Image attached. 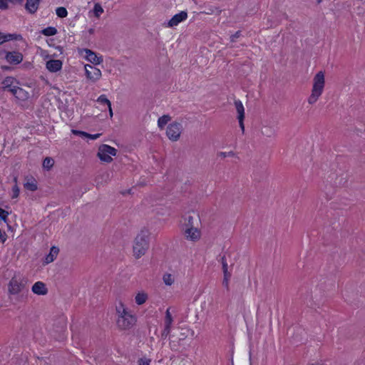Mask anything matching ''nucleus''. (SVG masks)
<instances>
[{
	"mask_svg": "<svg viewBox=\"0 0 365 365\" xmlns=\"http://www.w3.org/2000/svg\"><path fill=\"white\" fill-rule=\"evenodd\" d=\"M27 279L20 273L14 274L8 284L9 295L21 294L24 296L27 290Z\"/></svg>",
	"mask_w": 365,
	"mask_h": 365,
	"instance_id": "nucleus-1",
	"label": "nucleus"
},
{
	"mask_svg": "<svg viewBox=\"0 0 365 365\" xmlns=\"http://www.w3.org/2000/svg\"><path fill=\"white\" fill-rule=\"evenodd\" d=\"M118 313L117 326L120 329H129L135 323L136 318L128 312L121 304L119 307H116Z\"/></svg>",
	"mask_w": 365,
	"mask_h": 365,
	"instance_id": "nucleus-2",
	"label": "nucleus"
},
{
	"mask_svg": "<svg viewBox=\"0 0 365 365\" xmlns=\"http://www.w3.org/2000/svg\"><path fill=\"white\" fill-rule=\"evenodd\" d=\"M325 86L324 73L319 71L313 78L312 93L308 98V103L311 105L315 103L323 93Z\"/></svg>",
	"mask_w": 365,
	"mask_h": 365,
	"instance_id": "nucleus-3",
	"label": "nucleus"
},
{
	"mask_svg": "<svg viewBox=\"0 0 365 365\" xmlns=\"http://www.w3.org/2000/svg\"><path fill=\"white\" fill-rule=\"evenodd\" d=\"M149 247V232L141 230L136 236L133 245V253L135 258L143 256Z\"/></svg>",
	"mask_w": 365,
	"mask_h": 365,
	"instance_id": "nucleus-4",
	"label": "nucleus"
},
{
	"mask_svg": "<svg viewBox=\"0 0 365 365\" xmlns=\"http://www.w3.org/2000/svg\"><path fill=\"white\" fill-rule=\"evenodd\" d=\"M117 150L108 145L103 144L98 148V157L101 160L106 163H110L113 160L111 156H115Z\"/></svg>",
	"mask_w": 365,
	"mask_h": 365,
	"instance_id": "nucleus-5",
	"label": "nucleus"
},
{
	"mask_svg": "<svg viewBox=\"0 0 365 365\" xmlns=\"http://www.w3.org/2000/svg\"><path fill=\"white\" fill-rule=\"evenodd\" d=\"M182 131V125L180 123L173 122L168 125L166 129V135L172 141H177Z\"/></svg>",
	"mask_w": 365,
	"mask_h": 365,
	"instance_id": "nucleus-6",
	"label": "nucleus"
},
{
	"mask_svg": "<svg viewBox=\"0 0 365 365\" xmlns=\"http://www.w3.org/2000/svg\"><path fill=\"white\" fill-rule=\"evenodd\" d=\"M3 57L11 65H18L24 59L23 54L19 51H1L0 58Z\"/></svg>",
	"mask_w": 365,
	"mask_h": 365,
	"instance_id": "nucleus-7",
	"label": "nucleus"
},
{
	"mask_svg": "<svg viewBox=\"0 0 365 365\" xmlns=\"http://www.w3.org/2000/svg\"><path fill=\"white\" fill-rule=\"evenodd\" d=\"M84 68L86 77L93 82H96L101 78V71L99 68L89 64L85 65Z\"/></svg>",
	"mask_w": 365,
	"mask_h": 365,
	"instance_id": "nucleus-8",
	"label": "nucleus"
},
{
	"mask_svg": "<svg viewBox=\"0 0 365 365\" xmlns=\"http://www.w3.org/2000/svg\"><path fill=\"white\" fill-rule=\"evenodd\" d=\"M1 89L4 91H9L12 94L13 89H16L19 81L14 77L7 76L1 83Z\"/></svg>",
	"mask_w": 365,
	"mask_h": 365,
	"instance_id": "nucleus-9",
	"label": "nucleus"
},
{
	"mask_svg": "<svg viewBox=\"0 0 365 365\" xmlns=\"http://www.w3.org/2000/svg\"><path fill=\"white\" fill-rule=\"evenodd\" d=\"M187 18V13L182 11L180 13L174 15L170 21L166 24L167 27H174L178 25L180 22L186 20Z\"/></svg>",
	"mask_w": 365,
	"mask_h": 365,
	"instance_id": "nucleus-10",
	"label": "nucleus"
},
{
	"mask_svg": "<svg viewBox=\"0 0 365 365\" xmlns=\"http://www.w3.org/2000/svg\"><path fill=\"white\" fill-rule=\"evenodd\" d=\"M184 235L188 240L197 241L200 237V232L195 227H185L184 230Z\"/></svg>",
	"mask_w": 365,
	"mask_h": 365,
	"instance_id": "nucleus-11",
	"label": "nucleus"
},
{
	"mask_svg": "<svg viewBox=\"0 0 365 365\" xmlns=\"http://www.w3.org/2000/svg\"><path fill=\"white\" fill-rule=\"evenodd\" d=\"M86 59L95 65H98L103 62L102 57H98L93 51L86 48L84 49Z\"/></svg>",
	"mask_w": 365,
	"mask_h": 365,
	"instance_id": "nucleus-12",
	"label": "nucleus"
},
{
	"mask_svg": "<svg viewBox=\"0 0 365 365\" xmlns=\"http://www.w3.org/2000/svg\"><path fill=\"white\" fill-rule=\"evenodd\" d=\"M12 95L19 101H25L29 99V93L22 88L17 86L16 89H13Z\"/></svg>",
	"mask_w": 365,
	"mask_h": 365,
	"instance_id": "nucleus-13",
	"label": "nucleus"
},
{
	"mask_svg": "<svg viewBox=\"0 0 365 365\" xmlns=\"http://www.w3.org/2000/svg\"><path fill=\"white\" fill-rule=\"evenodd\" d=\"M41 0H26V4H25V9L29 13V14H35L39 6Z\"/></svg>",
	"mask_w": 365,
	"mask_h": 365,
	"instance_id": "nucleus-14",
	"label": "nucleus"
},
{
	"mask_svg": "<svg viewBox=\"0 0 365 365\" xmlns=\"http://www.w3.org/2000/svg\"><path fill=\"white\" fill-rule=\"evenodd\" d=\"M62 68V62L60 60H49L46 62V68L51 72H57Z\"/></svg>",
	"mask_w": 365,
	"mask_h": 365,
	"instance_id": "nucleus-15",
	"label": "nucleus"
},
{
	"mask_svg": "<svg viewBox=\"0 0 365 365\" xmlns=\"http://www.w3.org/2000/svg\"><path fill=\"white\" fill-rule=\"evenodd\" d=\"M32 292L38 295H45L48 292V289L46 287V285L42 282H36L31 289Z\"/></svg>",
	"mask_w": 365,
	"mask_h": 365,
	"instance_id": "nucleus-16",
	"label": "nucleus"
},
{
	"mask_svg": "<svg viewBox=\"0 0 365 365\" xmlns=\"http://www.w3.org/2000/svg\"><path fill=\"white\" fill-rule=\"evenodd\" d=\"M59 252V249L57 247H51L49 253L46 256L44 262L49 264L54 261Z\"/></svg>",
	"mask_w": 365,
	"mask_h": 365,
	"instance_id": "nucleus-17",
	"label": "nucleus"
},
{
	"mask_svg": "<svg viewBox=\"0 0 365 365\" xmlns=\"http://www.w3.org/2000/svg\"><path fill=\"white\" fill-rule=\"evenodd\" d=\"M261 133L267 138H274L276 135V130L274 128L269 125H264L262 128Z\"/></svg>",
	"mask_w": 365,
	"mask_h": 365,
	"instance_id": "nucleus-18",
	"label": "nucleus"
},
{
	"mask_svg": "<svg viewBox=\"0 0 365 365\" xmlns=\"http://www.w3.org/2000/svg\"><path fill=\"white\" fill-rule=\"evenodd\" d=\"M235 106L238 114L237 118H245V108L242 102L240 100L235 101Z\"/></svg>",
	"mask_w": 365,
	"mask_h": 365,
	"instance_id": "nucleus-19",
	"label": "nucleus"
},
{
	"mask_svg": "<svg viewBox=\"0 0 365 365\" xmlns=\"http://www.w3.org/2000/svg\"><path fill=\"white\" fill-rule=\"evenodd\" d=\"M170 308H168L165 312V317L164 320V327L171 328V325L173 324V319L170 312Z\"/></svg>",
	"mask_w": 365,
	"mask_h": 365,
	"instance_id": "nucleus-20",
	"label": "nucleus"
},
{
	"mask_svg": "<svg viewBox=\"0 0 365 365\" xmlns=\"http://www.w3.org/2000/svg\"><path fill=\"white\" fill-rule=\"evenodd\" d=\"M147 299L148 295L144 292L138 293L135 297V303L138 305L144 304Z\"/></svg>",
	"mask_w": 365,
	"mask_h": 365,
	"instance_id": "nucleus-21",
	"label": "nucleus"
},
{
	"mask_svg": "<svg viewBox=\"0 0 365 365\" xmlns=\"http://www.w3.org/2000/svg\"><path fill=\"white\" fill-rule=\"evenodd\" d=\"M171 120L169 115H164L158 118V125L160 129H163L164 126Z\"/></svg>",
	"mask_w": 365,
	"mask_h": 365,
	"instance_id": "nucleus-22",
	"label": "nucleus"
},
{
	"mask_svg": "<svg viewBox=\"0 0 365 365\" xmlns=\"http://www.w3.org/2000/svg\"><path fill=\"white\" fill-rule=\"evenodd\" d=\"M25 188L31 191H35L37 190L36 182L34 179H30L26 181L24 184Z\"/></svg>",
	"mask_w": 365,
	"mask_h": 365,
	"instance_id": "nucleus-23",
	"label": "nucleus"
},
{
	"mask_svg": "<svg viewBox=\"0 0 365 365\" xmlns=\"http://www.w3.org/2000/svg\"><path fill=\"white\" fill-rule=\"evenodd\" d=\"M41 34L46 36H51L57 34V29L55 27L48 26L41 31Z\"/></svg>",
	"mask_w": 365,
	"mask_h": 365,
	"instance_id": "nucleus-24",
	"label": "nucleus"
},
{
	"mask_svg": "<svg viewBox=\"0 0 365 365\" xmlns=\"http://www.w3.org/2000/svg\"><path fill=\"white\" fill-rule=\"evenodd\" d=\"M163 279L166 285L170 286L174 282V278L171 274L166 273L163 275Z\"/></svg>",
	"mask_w": 365,
	"mask_h": 365,
	"instance_id": "nucleus-25",
	"label": "nucleus"
},
{
	"mask_svg": "<svg viewBox=\"0 0 365 365\" xmlns=\"http://www.w3.org/2000/svg\"><path fill=\"white\" fill-rule=\"evenodd\" d=\"M54 161L50 157H46L43 162V167L47 170H50L53 165Z\"/></svg>",
	"mask_w": 365,
	"mask_h": 365,
	"instance_id": "nucleus-26",
	"label": "nucleus"
},
{
	"mask_svg": "<svg viewBox=\"0 0 365 365\" xmlns=\"http://www.w3.org/2000/svg\"><path fill=\"white\" fill-rule=\"evenodd\" d=\"M220 262L222 264L223 274H231L228 271V264L227 262V259L225 255L220 257Z\"/></svg>",
	"mask_w": 365,
	"mask_h": 365,
	"instance_id": "nucleus-27",
	"label": "nucleus"
},
{
	"mask_svg": "<svg viewBox=\"0 0 365 365\" xmlns=\"http://www.w3.org/2000/svg\"><path fill=\"white\" fill-rule=\"evenodd\" d=\"M56 15L60 18H65L68 15V11L64 7H58L56 10Z\"/></svg>",
	"mask_w": 365,
	"mask_h": 365,
	"instance_id": "nucleus-28",
	"label": "nucleus"
},
{
	"mask_svg": "<svg viewBox=\"0 0 365 365\" xmlns=\"http://www.w3.org/2000/svg\"><path fill=\"white\" fill-rule=\"evenodd\" d=\"M93 13H94L95 16H96L97 18L100 17V16L103 13V9L102 6H101V4H96L94 5Z\"/></svg>",
	"mask_w": 365,
	"mask_h": 365,
	"instance_id": "nucleus-29",
	"label": "nucleus"
},
{
	"mask_svg": "<svg viewBox=\"0 0 365 365\" xmlns=\"http://www.w3.org/2000/svg\"><path fill=\"white\" fill-rule=\"evenodd\" d=\"M231 277V274H223L222 285L228 291L230 289L229 281Z\"/></svg>",
	"mask_w": 365,
	"mask_h": 365,
	"instance_id": "nucleus-30",
	"label": "nucleus"
},
{
	"mask_svg": "<svg viewBox=\"0 0 365 365\" xmlns=\"http://www.w3.org/2000/svg\"><path fill=\"white\" fill-rule=\"evenodd\" d=\"M12 37H13L12 34H4L0 32V44L4 43L6 41H8L9 40H11L13 38Z\"/></svg>",
	"mask_w": 365,
	"mask_h": 365,
	"instance_id": "nucleus-31",
	"label": "nucleus"
},
{
	"mask_svg": "<svg viewBox=\"0 0 365 365\" xmlns=\"http://www.w3.org/2000/svg\"><path fill=\"white\" fill-rule=\"evenodd\" d=\"M97 101L98 103H100L105 104V105H107V106H110V104H111L110 101L107 98L106 95L100 96L98 98Z\"/></svg>",
	"mask_w": 365,
	"mask_h": 365,
	"instance_id": "nucleus-32",
	"label": "nucleus"
},
{
	"mask_svg": "<svg viewBox=\"0 0 365 365\" xmlns=\"http://www.w3.org/2000/svg\"><path fill=\"white\" fill-rule=\"evenodd\" d=\"M193 220H194L193 216H192V215H189L185 218V227H194V222H193Z\"/></svg>",
	"mask_w": 365,
	"mask_h": 365,
	"instance_id": "nucleus-33",
	"label": "nucleus"
},
{
	"mask_svg": "<svg viewBox=\"0 0 365 365\" xmlns=\"http://www.w3.org/2000/svg\"><path fill=\"white\" fill-rule=\"evenodd\" d=\"M235 153L233 151L230 152H220L217 153V156L220 157L221 158H225L227 157H233L235 156Z\"/></svg>",
	"mask_w": 365,
	"mask_h": 365,
	"instance_id": "nucleus-34",
	"label": "nucleus"
},
{
	"mask_svg": "<svg viewBox=\"0 0 365 365\" xmlns=\"http://www.w3.org/2000/svg\"><path fill=\"white\" fill-rule=\"evenodd\" d=\"M9 212L2 208H0V219L4 220L5 222H7Z\"/></svg>",
	"mask_w": 365,
	"mask_h": 365,
	"instance_id": "nucleus-35",
	"label": "nucleus"
},
{
	"mask_svg": "<svg viewBox=\"0 0 365 365\" xmlns=\"http://www.w3.org/2000/svg\"><path fill=\"white\" fill-rule=\"evenodd\" d=\"M150 359L147 358H140L138 361V365H150Z\"/></svg>",
	"mask_w": 365,
	"mask_h": 365,
	"instance_id": "nucleus-36",
	"label": "nucleus"
},
{
	"mask_svg": "<svg viewBox=\"0 0 365 365\" xmlns=\"http://www.w3.org/2000/svg\"><path fill=\"white\" fill-rule=\"evenodd\" d=\"M6 4H11L12 5H22L24 0H5Z\"/></svg>",
	"mask_w": 365,
	"mask_h": 365,
	"instance_id": "nucleus-37",
	"label": "nucleus"
},
{
	"mask_svg": "<svg viewBox=\"0 0 365 365\" xmlns=\"http://www.w3.org/2000/svg\"><path fill=\"white\" fill-rule=\"evenodd\" d=\"M72 133L76 135H79L81 137H86V135H88V133H86L84 131L77 130H72Z\"/></svg>",
	"mask_w": 365,
	"mask_h": 365,
	"instance_id": "nucleus-38",
	"label": "nucleus"
},
{
	"mask_svg": "<svg viewBox=\"0 0 365 365\" xmlns=\"http://www.w3.org/2000/svg\"><path fill=\"white\" fill-rule=\"evenodd\" d=\"M170 329L171 328L164 327V329L161 334L162 338L165 339L170 334Z\"/></svg>",
	"mask_w": 365,
	"mask_h": 365,
	"instance_id": "nucleus-39",
	"label": "nucleus"
},
{
	"mask_svg": "<svg viewBox=\"0 0 365 365\" xmlns=\"http://www.w3.org/2000/svg\"><path fill=\"white\" fill-rule=\"evenodd\" d=\"M240 36H241V31H237L235 34H232L230 36V41L232 42H235L236 41V39L238 38Z\"/></svg>",
	"mask_w": 365,
	"mask_h": 365,
	"instance_id": "nucleus-40",
	"label": "nucleus"
},
{
	"mask_svg": "<svg viewBox=\"0 0 365 365\" xmlns=\"http://www.w3.org/2000/svg\"><path fill=\"white\" fill-rule=\"evenodd\" d=\"M9 9V4L5 0H0V9L6 10Z\"/></svg>",
	"mask_w": 365,
	"mask_h": 365,
	"instance_id": "nucleus-41",
	"label": "nucleus"
},
{
	"mask_svg": "<svg viewBox=\"0 0 365 365\" xmlns=\"http://www.w3.org/2000/svg\"><path fill=\"white\" fill-rule=\"evenodd\" d=\"M101 135V133H97V134H94V135L88 133V135H86V137L88 138L91 140H96V139L98 138Z\"/></svg>",
	"mask_w": 365,
	"mask_h": 365,
	"instance_id": "nucleus-42",
	"label": "nucleus"
},
{
	"mask_svg": "<svg viewBox=\"0 0 365 365\" xmlns=\"http://www.w3.org/2000/svg\"><path fill=\"white\" fill-rule=\"evenodd\" d=\"M13 192H14L13 198L17 197L19 196V189L18 188L17 186L14 187Z\"/></svg>",
	"mask_w": 365,
	"mask_h": 365,
	"instance_id": "nucleus-43",
	"label": "nucleus"
},
{
	"mask_svg": "<svg viewBox=\"0 0 365 365\" xmlns=\"http://www.w3.org/2000/svg\"><path fill=\"white\" fill-rule=\"evenodd\" d=\"M238 120H239V125H240V127L242 131V133L245 132V125H244V118H237Z\"/></svg>",
	"mask_w": 365,
	"mask_h": 365,
	"instance_id": "nucleus-44",
	"label": "nucleus"
},
{
	"mask_svg": "<svg viewBox=\"0 0 365 365\" xmlns=\"http://www.w3.org/2000/svg\"><path fill=\"white\" fill-rule=\"evenodd\" d=\"M1 69L3 71H11L14 70V68L9 66H2L1 67Z\"/></svg>",
	"mask_w": 365,
	"mask_h": 365,
	"instance_id": "nucleus-45",
	"label": "nucleus"
},
{
	"mask_svg": "<svg viewBox=\"0 0 365 365\" xmlns=\"http://www.w3.org/2000/svg\"><path fill=\"white\" fill-rule=\"evenodd\" d=\"M108 110H109V115L110 118L113 117V110H112V108H111V104H110V106H108Z\"/></svg>",
	"mask_w": 365,
	"mask_h": 365,
	"instance_id": "nucleus-46",
	"label": "nucleus"
},
{
	"mask_svg": "<svg viewBox=\"0 0 365 365\" xmlns=\"http://www.w3.org/2000/svg\"><path fill=\"white\" fill-rule=\"evenodd\" d=\"M89 34H93L94 33V29H90L88 30Z\"/></svg>",
	"mask_w": 365,
	"mask_h": 365,
	"instance_id": "nucleus-47",
	"label": "nucleus"
},
{
	"mask_svg": "<svg viewBox=\"0 0 365 365\" xmlns=\"http://www.w3.org/2000/svg\"><path fill=\"white\" fill-rule=\"evenodd\" d=\"M212 12H213L212 11H210L206 12V14H212Z\"/></svg>",
	"mask_w": 365,
	"mask_h": 365,
	"instance_id": "nucleus-48",
	"label": "nucleus"
},
{
	"mask_svg": "<svg viewBox=\"0 0 365 365\" xmlns=\"http://www.w3.org/2000/svg\"><path fill=\"white\" fill-rule=\"evenodd\" d=\"M105 175H106L107 178H108L109 174L108 173H106Z\"/></svg>",
	"mask_w": 365,
	"mask_h": 365,
	"instance_id": "nucleus-49",
	"label": "nucleus"
}]
</instances>
